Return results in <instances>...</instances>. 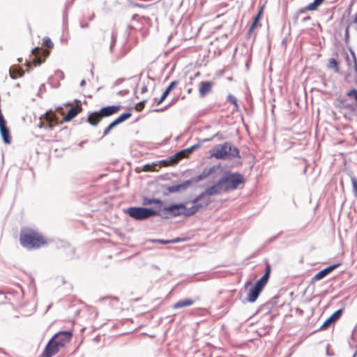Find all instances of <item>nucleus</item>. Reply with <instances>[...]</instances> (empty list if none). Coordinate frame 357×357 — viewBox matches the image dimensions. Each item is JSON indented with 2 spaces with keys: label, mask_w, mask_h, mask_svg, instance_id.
Masks as SVG:
<instances>
[{
  "label": "nucleus",
  "mask_w": 357,
  "mask_h": 357,
  "mask_svg": "<svg viewBox=\"0 0 357 357\" xmlns=\"http://www.w3.org/2000/svg\"><path fill=\"white\" fill-rule=\"evenodd\" d=\"M328 67L329 68H333L335 70V72H336V73H337L339 71V68H338L337 62L333 58L330 59Z\"/></svg>",
  "instance_id": "29"
},
{
  "label": "nucleus",
  "mask_w": 357,
  "mask_h": 357,
  "mask_svg": "<svg viewBox=\"0 0 357 357\" xmlns=\"http://www.w3.org/2000/svg\"><path fill=\"white\" fill-rule=\"evenodd\" d=\"M340 266L339 264H333L331 266H329L324 269L321 270V271L318 272L313 278L312 280L317 281L323 279L325 278L328 273H330L331 271H333L334 269H335L337 267Z\"/></svg>",
  "instance_id": "11"
},
{
  "label": "nucleus",
  "mask_w": 357,
  "mask_h": 357,
  "mask_svg": "<svg viewBox=\"0 0 357 357\" xmlns=\"http://www.w3.org/2000/svg\"><path fill=\"white\" fill-rule=\"evenodd\" d=\"M354 22L355 24H357V13H356V15L355 18H354Z\"/></svg>",
  "instance_id": "45"
},
{
  "label": "nucleus",
  "mask_w": 357,
  "mask_h": 357,
  "mask_svg": "<svg viewBox=\"0 0 357 357\" xmlns=\"http://www.w3.org/2000/svg\"><path fill=\"white\" fill-rule=\"evenodd\" d=\"M43 43L45 45L49 48H52L53 47V43L49 38H45Z\"/></svg>",
  "instance_id": "35"
},
{
  "label": "nucleus",
  "mask_w": 357,
  "mask_h": 357,
  "mask_svg": "<svg viewBox=\"0 0 357 357\" xmlns=\"http://www.w3.org/2000/svg\"><path fill=\"white\" fill-rule=\"evenodd\" d=\"M257 22H255V21H253L251 26L250 27L248 31V35H251V33L253 32L254 29H255V27L257 26Z\"/></svg>",
  "instance_id": "36"
},
{
  "label": "nucleus",
  "mask_w": 357,
  "mask_h": 357,
  "mask_svg": "<svg viewBox=\"0 0 357 357\" xmlns=\"http://www.w3.org/2000/svg\"><path fill=\"white\" fill-rule=\"evenodd\" d=\"M220 180L222 181V185L225 191L235 190L238 188V185L244 183L243 176L238 173L229 174L221 178Z\"/></svg>",
  "instance_id": "4"
},
{
  "label": "nucleus",
  "mask_w": 357,
  "mask_h": 357,
  "mask_svg": "<svg viewBox=\"0 0 357 357\" xmlns=\"http://www.w3.org/2000/svg\"><path fill=\"white\" fill-rule=\"evenodd\" d=\"M190 181H186L184 183L174 185L169 187L168 190L170 192H176L182 189H185L190 185Z\"/></svg>",
  "instance_id": "24"
},
{
  "label": "nucleus",
  "mask_w": 357,
  "mask_h": 357,
  "mask_svg": "<svg viewBox=\"0 0 357 357\" xmlns=\"http://www.w3.org/2000/svg\"><path fill=\"white\" fill-rule=\"evenodd\" d=\"M153 242H158V243H160L162 244L170 243L169 240H162V239L154 240Z\"/></svg>",
  "instance_id": "39"
},
{
  "label": "nucleus",
  "mask_w": 357,
  "mask_h": 357,
  "mask_svg": "<svg viewBox=\"0 0 357 357\" xmlns=\"http://www.w3.org/2000/svg\"><path fill=\"white\" fill-rule=\"evenodd\" d=\"M309 19H310V17H305V18L303 19V20H304V21H305V20H309Z\"/></svg>",
  "instance_id": "48"
},
{
  "label": "nucleus",
  "mask_w": 357,
  "mask_h": 357,
  "mask_svg": "<svg viewBox=\"0 0 357 357\" xmlns=\"http://www.w3.org/2000/svg\"><path fill=\"white\" fill-rule=\"evenodd\" d=\"M211 156L218 160L240 158L239 151L231 142L215 146L211 151Z\"/></svg>",
  "instance_id": "1"
},
{
  "label": "nucleus",
  "mask_w": 357,
  "mask_h": 357,
  "mask_svg": "<svg viewBox=\"0 0 357 357\" xmlns=\"http://www.w3.org/2000/svg\"><path fill=\"white\" fill-rule=\"evenodd\" d=\"M197 203L198 202L195 204L193 203L194 205L190 208H186L185 206V209H183V215L186 216H190L195 214L197 211H198V210L202 207V205Z\"/></svg>",
  "instance_id": "21"
},
{
  "label": "nucleus",
  "mask_w": 357,
  "mask_h": 357,
  "mask_svg": "<svg viewBox=\"0 0 357 357\" xmlns=\"http://www.w3.org/2000/svg\"><path fill=\"white\" fill-rule=\"evenodd\" d=\"M140 85H141V93H144L146 92H147L149 91V89H150L149 87H147L146 85H144V84H142V82H141L140 83Z\"/></svg>",
  "instance_id": "37"
},
{
  "label": "nucleus",
  "mask_w": 357,
  "mask_h": 357,
  "mask_svg": "<svg viewBox=\"0 0 357 357\" xmlns=\"http://www.w3.org/2000/svg\"><path fill=\"white\" fill-rule=\"evenodd\" d=\"M351 54H352V56L354 57V68H355L356 72L357 73V61H356V58L354 52H352V51H351Z\"/></svg>",
  "instance_id": "41"
},
{
  "label": "nucleus",
  "mask_w": 357,
  "mask_h": 357,
  "mask_svg": "<svg viewBox=\"0 0 357 357\" xmlns=\"http://www.w3.org/2000/svg\"><path fill=\"white\" fill-rule=\"evenodd\" d=\"M152 204H156L159 206V207H161L162 205V202L159 199H155V198L151 199V198H147V197L144 198V199H143L144 205H150Z\"/></svg>",
  "instance_id": "25"
},
{
  "label": "nucleus",
  "mask_w": 357,
  "mask_h": 357,
  "mask_svg": "<svg viewBox=\"0 0 357 357\" xmlns=\"http://www.w3.org/2000/svg\"><path fill=\"white\" fill-rule=\"evenodd\" d=\"M40 52V50L38 47H36L32 50L33 54L36 56V58L33 59L35 65H40L44 61V60L38 56Z\"/></svg>",
  "instance_id": "28"
},
{
  "label": "nucleus",
  "mask_w": 357,
  "mask_h": 357,
  "mask_svg": "<svg viewBox=\"0 0 357 357\" xmlns=\"http://www.w3.org/2000/svg\"><path fill=\"white\" fill-rule=\"evenodd\" d=\"M144 101L139 102L136 107V109L139 111L142 110L144 107Z\"/></svg>",
  "instance_id": "38"
},
{
  "label": "nucleus",
  "mask_w": 357,
  "mask_h": 357,
  "mask_svg": "<svg viewBox=\"0 0 357 357\" xmlns=\"http://www.w3.org/2000/svg\"><path fill=\"white\" fill-rule=\"evenodd\" d=\"M44 52L45 53L46 56L49 54V52L47 50H45Z\"/></svg>",
  "instance_id": "47"
},
{
  "label": "nucleus",
  "mask_w": 357,
  "mask_h": 357,
  "mask_svg": "<svg viewBox=\"0 0 357 357\" xmlns=\"http://www.w3.org/2000/svg\"><path fill=\"white\" fill-rule=\"evenodd\" d=\"M216 169L215 166H213L210 168H206L203 170V172L198 176L197 180L201 181L204 178H206L211 174L213 173Z\"/></svg>",
  "instance_id": "23"
},
{
  "label": "nucleus",
  "mask_w": 357,
  "mask_h": 357,
  "mask_svg": "<svg viewBox=\"0 0 357 357\" xmlns=\"http://www.w3.org/2000/svg\"><path fill=\"white\" fill-rule=\"evenodd\" d=\"M86 84V81L84 79L82 80L81 82H80V86H84Z\"/></svg>",
  "instance_id": "44"
},
{
  "label": "nucleus",
  "mask_w": 357,
  "mask_h": 357,
  "mask_svg": "<svg viewBox=\"0 0 357 357\" xmlns=\"http://www.w3.org/2000/svg\"><path fill=\"white\" fill-rule=\"evenodd\" d=\"M208 203H209V201H208V200H206V201L205 202V204H206V205H207Z\"/></svg>",
  "instance_id": "49"
},
{
  "label": "nucleus",
  "mask_w": 357,
  "mask_h": 357,
  "mask_svg": "<svg viewBox=\"0 0 357 357\" xmlns=\"http://www.w3.org/2000/svg\"><path fill=\"white\" fill-rule=\"evenodd\" d=\"M269 274H270V269L268 267L264 275L259 280H257L255 284L257 285V287H259V288H261V289H263L264 286L266 285V284L268 282V280L269 278Z\"/></svg>",
  "instance_id": "20"
},
{
  "label": "nucleus",
  "mask_w": 357,
  "mask_h": 357,
  "mask_svg": "<svg viewBox=\"0 0 357 357\" xmlns=\"http://www.w3.org/2000/svg\"><path fill=\"white\" fill-rule=\"evenodd\" d=\"M324 0H314L313 2L309 3L305 7L301 8L299 13H304L306 10H315L323 3Z\"/></svg>",
  "instance_id": "18"
},
{
  "label": "nucleus",
  "mask_w": 357,
  "mask_h": 357,
  "mask_svg": "<svg viewBox=\"0 0 357 357\" xmlns=\"http://www.w3.org/2000/svg\"><path fill=\"white\" fill-rule=\"evenodd\" d=\"M117 125L115 123L114 121H112L107 128L104 130L103 135L106 136L107 135L112 129H113L114 127H116Z\"/></svg>",
  "instance_id": "33"
},
{
  "label": "nucleus",
  "mask_w": 357,
  "mask_h": 357,
  "mask_svg": "<svg viewBox=\"0 0 357 357\" xmlns=\"http://www.w3.org/2000/svg\"><path fill=\"white\" fill-rule=\"evenodd\" d=\"M222 181L219 180L215 185L206 189L204 192L192 200V203H197L202 200L206 196H213L218 195L225 191L222 185Z\"/></svg>",
  "instance_id": "6"
},
{
  "label": "nucleus",
  "mask_w": 357,
  "mask_h": 357,
  "mask_svg": "<svg viewBox=\"0 0 357 357\" xmlns=\"http://www.w3.org/2000/svg\"><path fill=\"white\" fill-rule=\"evenodd\" d=\"M20 243L28 249L38 248L46 243L43 237L31 229H24L20 234Z\"/></svg>",
  "instance_id": "2"
},
{
  "label": "nucleus",
  "mask_w": 357,
  "mask_h": 357,
  "mask_svg": "<svg viewBox=\"0 0 357 357\" xmlns=\"http://www.w3.org/2000/svg\"><path fill=\"white\" fill-rule=\"evenodd\" d=\"M341 104L343 107H347L349 109H351L353 107L352 105L347 104L344 100L341 101Z\"/></svg>",
  "instance_id": "40"
},
{
  "label": "nucleus",
  "mask_w": 357,
  "mask_h": 357,
  "mask_svg": "<svg viewBox=\"0 0 357 357\" xmlns=\"http://www.w3.org/2000/svg\"><path fill=\"white\" fill-rule=\"evenodd\" d=\"M201 146V144L198 143L194 144L193 146L188 148L186 149L182 150L180 152L177 153L176 155H174L175 158H178V159L187 157L190 153H191L193 151L198 149Z\"/></svg>",
  "instance_id": "14"
},
{
  "label": "nucleus",
  "mask_w": 357,
  "mask_h": 357,
  "mask_svg": "<svg viewBox=\"0 0 357 357\" xmlns=\"http://www.w3.org/2000/svg\"><path fill=\"white\" fill-rule=\"evenodd\" d=\"M126 213L137 220H146L159 214V212L153 209L144 207H130L127 209Z\"/></svg>",
  "instance_id": "3"
},
{
  "label": "nucleus",
  "mask_w": 357,
  "mask_h": 357,
  "mask_svg": "<svg viewBox=\"0 0 357 357\" xmlns=\"http://www.w3.org/2000/svg\"><path fill=\"white\" fill-rule=\"evenodd\" d=\"M132 116L130 112H125L120 115L117 119H116L114 121L116 125H119L127 119H128Z\"/></svg>",
  "instance_id": "27"
},
{
  "label": "nucleus",
  "mask_w": 357,
  "mask_h": 357,
  "mask_svg": "<svg viewBox=\"0 0 357 357\" xmlns=\"http://www.w3.org/2000/svg\"><path fill=\"white\" fill-rule=\"evenodd\" d=\"M181 241V238H174V239L169 240V242H170V243H175L180 242Z\"/></svg>",
  "instance_id": "43"
},
{
  "label": "nucleus",
  "mask_w": 357,
  "mask_h": 357,
  "mask_svg": "<svg viewBox=\"0 0 357 357\" xmlns=\"http://www.w3.org/2000/svg\"><path fill=\"white\" fill-rule=\"evenodd\" d=\"M343 310L340 309L334 312L330 317H328L320 327L321 329H325L329 326L332 323L336 321L342 314Z\"/></svg>",
  "instance_id": "12"
},
{
  "label": "nucleus",
  "mask_w": 357,
  "mask_h": 357,
  "mask_svg": "<svg viewBox=\"0 0 357 357\" xmlns=\"http://www.w3.org/2000/svg\"><path fill=\"white\" fill-rule=\"evenodd\" d=\"M192 92V89H188V93H190Z\"/></svg>",
  "instance_id": "46"
},
{
  "label": "nucleus",
  "mask_w": 357,
  "mask_h": 357,
  "mask_svg": "<svg viewBox=\"0 0 357 357\" xmlns=\"http://www.w3.org/2000/svg\"><path fill=\"white\" fill-rule=\"evenodd\" d=\"M261 291L262 289L261 288L255 284L249 290L247 298L248 301L250 303L255 302Z\"/></svg>",
  "instance_id": "13"
},
{
  "label": "nucleus",
  "mask_w": 357,
  "mask_h": 357,
  "mask_svg": "<svg viewBox=\"0 0 357 357\" xmlns=\"http://www.w3.org/2000/svg\"><path fill=\"white\" fill-rule=\"evenodd\" d=\"M261 10H259V12L258 13V14L257 15V16L255 17L254 19V21L258 22V21L260 19V17H261Z\"/></svg>",
  "instance_id": "42"
},
{
  "label": "nucleus",
  "mask_w": 357,
  "mask_h": 357,
  "mask_svg": "<svg viewBox=\"0 0 357 357\" xmlns=\"http://www.w3.org/2000/svg\"><path fill=\"white\" fill-rule=\"evenodd\" d=\"M142 82L151 89H153L155 88V79L149 76L144 77L142 80Z\"/></svg>",
  "instance_id": "26"
},
{
  "label": "nucleus",
  "mask_w": 357,
  "mask_h": 357,
  "mask_svg": "<svg viewBox=\"0 0 357 357\" xmlns=\"http://www.w3.org/2000/svg\"><path fill=\"white\" fill-rule=\"evenodd\" d=\"M212 89V83L211 82H202L199 86V95L204 97Z\"/></svg>",
  "instance_id": "15"
},
{
  "label": "nucleus",
  "mask_w": 357,
  "mask_h": 357,
  "mask_svg": "<svg viewBox=\"0 0 357 357\" xmlns=\"http://www.w3.org/2000/svg\"><path fill=\"white\" fill-rule=\"evenodd\" d=\"M351 181L353 186L354 194L356 197H357V179L355 176H351Z\"/></svg>",
  "instance_id": "32"
},
{
  "label": "nucleus",
  "mask_w": 357,
  "mask_h": 357,
  "mask_svg": "<svg viewBox=\"0 0 357 357\" xmlns=\"http://www.w3.org/2000/svg\"><path fill=\"white\" fill-rule=\"evenodd\" d=\"M58 123V119L52 112H47L40 118V122L38 126L40 128L52 129Z\"/></svg>",
  "instance_id": "5"
},
{
  "label": "nucleus",
  "mask_w": 357,
  "mask_h": 357,
  "mask_svg": "<svg viewBox=\"0 0 357 357\" xmlns=\"http://www.w3.org/2000/svg\"><path fill=\"white\" fill-rule=\"evenodd\" d=\"M183 209H185V205L183 204H172L169 206H165L162 208V213L158 214L165 218H168L169 215L172 214L173 216H178L183 214Z\"/></svg>",
  "instance_id": "7"
},
{
  "label": "nucleus",
  "mask_w": 357,
  "mask_h": 357,
  "mask_svg": "<svg viewBox=\"0 0 357 357\" xmlns=\"http://www.w3.org/2000/svg\"><path fill=\"white\" fill-rule=\"evenodd\" d=\"M178 82L177 81H173L170 83L169 86L163 92L160 98L157 101V105H160L165 100V99L167 98V96L169 95V93L171 92V91L174 87H176L178 85Z\"/></svg>",
  "instance_id": "17"
},
{
  "label": "nucleus",
  "mask_w": 357,
  "mask_h": 357,
  "mask_svg": "<svg viewBox=\"0 0 357 357\" xmlns=\"http://www.w3.org/2000/svg\"><path fill=\"white\" fill-rule=\"evenodd\" d=\"M228 100H229V102H231L232 104H234L236 107H238L237 99L236 98V97H234L232 95H229L228 96Z\"/></svg>",
  "instance_id": "34"
},
{
  "label": "nucleus",
  "mask_w": 357,
  "mask_h": 357,
  "mask_svg": "<svg viewBox=\"0 0 357 357\" xmlns=\"http://www.w3.org/2000/svg\"><path fill=\"white\" fill-rule=\"evenodd\" d=\"M61 348L62 347L59 346L54 341L51 339L46 346L43 355L44 357H52V356L57 354Z\"/></svg>",
  "instance_id": "9"
},
{
  "label": "nucleus",
  "mask_w": 357,
  "mask_h": 357,
  "mask_svg": "<svg viewBox=\"0 0 357 357\" xmlns=\"http://www.w3.org/2000/svg\"><path fill=\"white\" fill-rule=\"evenodd\" d=\"M346 36H348V29L346 30Z\"/></svg>",
  "instance_id": "50"
},
{
  "label": "nucleus",
  "mask_w": 357,
  "mask_h": 357,
  "mask_svg": "<svg viewBox=\"0 0 357 357\" xmlns=\"http://www.w3.org/2000/svg\"><path fill=\"white\" fill-rule=\"evenodd\" d=\"M82 111L81 106L77 105L69 109L67 114L64 117L65 121H69L75 118Z\"/></svg>",
  "instance_id": "16"
},
{
  "label": "nucleus",
  "mask_w": 357,
  "mask_h": 357,
  "mask_svg": "<svg viewBox=\"0 0 357 357\" xmlns=\"http://www.w3.org/2000/svg\"><path fill=\"white\" fill-rule=\"evenodd\" d=\"M101 119L98 112H93L89 115L87 121L92 126H96Z\"/></svg>",
  "instance_id": "22"
},
{
  "label": "nucleus",
  "mask_w": 357,
  "mask_h": 357,
  "mask_svg": "<svg viewBox=\"0 0 357 357\" xmlns=\"http://www.w3.org/2000/svg\"><path fill=\"white\" fill-rule=\"evenodd\" d=\"M194 301L190 298L181 300L174 304V309H178L181 307H188L194 304Z\"/></svg>",
  "instance_id": "19"
},
{
  "label": "nucleus",
  "mask_w": 357,
  "mask_h": 357,
  "mask_svg": "<svg viewBox=\"0 0 357 357\" xmlns=\"http://www.w3.org/2000/svg\"><path fill=\"white\" fill-rule=\"evenodd\" d=\"M72 337V333L68 331H63L56 333L52 340L54 341L59 346L61 347H64L65 344L70 342Z\"/></svg>",
  "instance_id": "8"
},
{
  "label": "nucleus",
  "mask_w": 357,
  "mask_h": 357,
  "mask_svg": "<svg viewBox=\"0 0 357 357\" xmlns=\"http://www.w3.org/2000/svg\"><path fill=\"white\" fill-rule=\"evenodd\" d=\"M347 96L352 99H354L356 101V105L357 107V90L356 89H351L347 93Z\"/></svg>",
  "instance_id": "30"
},
{
  "label": "nucleus",
  "mask_w": 357,
  "mask_h": 357,
  "mask_svg": "<svg viewBox=\"0 0 357 357\" xmlns=\"http://www.w3.org/2000/svg\"><path fill=\"white\" fill-rule=\"evenodd\" d=\"M10 77L13 79H15L17 77V76L22 77L24 75V72L22 70H16V72H14V70L13 69H10Z\"/></svg>",
  "instance_id": "31"
},
{
  "label": "nucleus",
  "mask_w": 357,
  "mask_h": 357,
  "mask_svg": "<svg viewBox=\"0 0 357 357\" xmlns=\"http://www.w3.org/2000/svg\"><path fill=\"white\" fill-rule=\"evenodd\" d=\"M121 107L119 105H111L107 106L102 108L99 112V114L102 117H107L115 113H116L119 109Z\"/></svg>",
  "instance_id": "10"
}]
</instances>
